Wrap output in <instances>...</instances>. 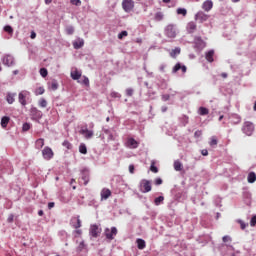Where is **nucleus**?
Instances as JSON below:
<instances>
[{
    "label": "nucleus",
    "instance_id": "7ed1b4c3",
    "mask_svg": "<svg viewBox=\"0 0 256 256\" xmlns=\"http://www.w3.org/2000/svg\"><path fill=\"white\" fill-rule=\"evenodd\" d=\"M30 115H31V119L33 121H39L43 117V112H41V110H39V109H37L35 107H32L30 109Z\"/></svg>",
    "mask_w": 256,
    "mask_h": 256
},
{
    "label": "nucleus",
    "instance_id": "6e6552de",
    "mask_svg": "<svg viewBox=\"0 0 256 256\" xmlns=\"http://www.w3.org/2000/svg\"><path fill=\"white\" fill-rule=\"evenodd\" d=\"M141 193H149L151 191V182L149 180H142L140 182Z\"/></svg>",
    "mask_w": 256,
    "mask_h": 256
},
{
    "label": "nucleus",
    "instance_id": "5701e85b",
    "mask_svg": "<svg viewBox=\"0 0 256 256\" xmlns=\"http://www.w3.org/2000/svg\"><path fill=\"white\" fill-rule=\"evenodd\" d=\"M213 55H215V51L214 50H210V51L206 52L205 58L208 61V63H213V61H214Z\"/></svg>",
    "mask_w": 256,
    "mask_h": 256
},
{
    "label": "nucleus",
    "instance_id": "f257e3e1",
    "mask_svg": "<svg viewBox=\"0 0 256 256\" xmlns=\"http://www.w3.org/2000/svg\"><path fill=\"white\" fill-rule=\"evenodd\" d=\"M164 35L168 37V39H175V37H177V26H175V24H168L164 28Z\"/></svg>",
    "mask_w": 256,
    "mask_h": 256
},
{
    "label": "nucleus",
    "instance_id": "2eb2a0df",
    "mask_svg": "<svg viewBox=\"0 0 256 256\" xmlns=\"http://www.w3.org/2000/svg\"><path fill=\"white\" fill-rule=\"evenodd\" d=\"M182 71V73H187V66L182 65L181 63H176V65L172 69V73H177V71Z\"/></svg>",
    "mask_w": 256,
    "mask_h": 256
},
{
    "label": "nucleus",
    "instance_id": "49530a36",
    "mask_svg": "<svg viewBox=\"0 0 256 256\" xmlns=\"http://www.w3.org/2000/svg\"><path fill=\"white\" fill-rule=\"evenodd\" d=\"M31 129V124L29 123H24L22 126V131H29Z\"/></svg>",
    "mask_w": 256,
    "mask_h": 256
},
{
    "label": "nucleus",
    "instance_id": "4c0bfd02",
    "mask_svg": "<svg viewBox=\"0 0 256 256\" xmlns=\"http://www.w3.org/2000/svg\"><path fill=\"white\" fill-rule=\"evenodd\" d=\"M163 201H165V197L159 196V197L155 198L154 203L156 206H159L163 203Z\"/></svg>",
    "mask_w": 256,
    "mask_h": 256
},
{
    "label": "nucleus",
    "instance_id": "f8f14e48",
    "mask_svg": "<svg viewBox=\"0 0 256 256\" xmlns=\"http://www.w3.org/2000/svg\"><path fill=\"white\" fill-rule=\"evenodd\" d=\"M101 201H107L111 197V190L108 188H103L100 192Z\"/></svg>",
    "mask_w": 256,
    "mask_h": 256
},
{
    "label": "nucleus",
    "instance_id": "603ef678",
    "mask_svg": "<svg viewBox=\"0 0 256 256\" xmlns=\"http://www.w3.org/2000/svg\"><path fill=\"white\" fill-rule=\"evenodd\" d=\"M70 3L72 5H76V7H79L81 5V0H70Z\"/></svg>",
    "mask_w": 256,
    "mask_h": 256
},
{
    "label": "nucleus",
    "instance_id": "e2e57ef3",
    "mask_svg": "<svg viewBox=\"0 0 256 256\" xmlns=\"http://www.w3.org/2000/svg\"><path fill=\"white\" fill-rule=\"evenodd\" d=\"M201 155H203V157H207V155H209V151H207V149H203L201 150Z\"/></svg>",
    "mask_w": 256,
    "mask_h": 256
},
{
    "label": "nucleus",
    "instance_id": "473e14b6",
    "mask_svg": "<svg viewBox=\"0 0 256 256\" xmlns=\"http://www.w3.org/2000/svg\"><path fill=\"white\" fill-rule=\"evenodd\" d=\"M163 12H156L154 15V20L155 21H163Z\"/></svg>",
    "mask_w": 256,
    "mask_h": 256
},
{
    "label": "nucleus",
    "instance_id": "c03bdc74",
    "mask_svg": "<svg viewBox=\"0 0 256 256\" xmlns=\"http://www.w3.org/2000/svg\"><path fill=\"white\" fill-rule=\"evenodd\" d=\"M40 75H41V77H47V75H49V72L47 71L46 68H41Z\"/></svg>",
    "mask_w": 256,
    "mask_h": 256
},
{
    "label": "nucleus",
    "instance_id": "de8ad7c7",
    "mask_svg": "<svg viewBox=\"0 0 256 256\" xmlns=\"http://www.w3.org/2000/svg\"><path fill=\"white\" fill-rule=\"evenodd\" d=\"M127 35H129V33L124 30L118 34V39H123V37H127Z\"/></svg>",
    "mask_w": 256,
    "mask_h": 256
},
{
    "label": "nucleus",
    "instance_id": "13d9d810",
    "mask_svg": "<svg viewBox=\"0 0 256 256\" xmlns=\"http://www.w3.org/2000/svg\"><path fill=\"white\" fill-rule=\"evenodd\" d=\"M250 225H251V227H255V225H256V215L251 218Z\"/></svg>",
    "mask_w": 256,
    "mask_h": 256
},
{
    "label": "nucleus",
    "instance_id": "4468645a",
    "mask_svg": "<svg viewBox=\"0 0 256 256\" xmlns=\"http://www.w3.org/2000/svg\"><path fill=\"white\" fill-rule=\"evenodd\" d=\"M70 224L72 227H74V229H79L81 227V218L79 216L73 217Z\"/></svg>",
    "mask_w": 256,
    "mask_h": 256
},
{
    "label": "nucleus",
    "instance_id": "4be33fe9",
    "mask_svg": "<svg viewBox=\"0 0 256 256\" xmlns=\"http://www.w3.org/2000/svg\"><path fill=\"white\" fill-rule=\"evenodd\" d=\"M9 121H11V118H9V116H3L1 118V127H2V129L7 128V125H9Z\"/></svg>",
    "mask_w": 256,
    "mask_h": 256
},
{
    "label": "nucleus",
    "instance_id": "774afa93",
    "mask_svg": "<svg viewBox=\"0 0 256 256\" xmlns=\"http://www.w3.org/2000/svg\"><path fill=\"white\" fill-rule=\"evenodd\" d=\"M53 207H55V202H49L48 209H53Z\"/></svg>",
    "mask_w": 256,
    "mask_h": 256
},
{
    "label": "nucleus",
    "instance_id": "b1692460",
    "mask_svg": "<svg viewBox=\"0 0 256 256\" xmlns=\"http://www.w3.org/2000/svg\"><path fill=\"white\" fill-rule=\"evenodd\" d=\"M136 243H137L138 249H140V250H143V249H145V247H147V244H146L145 240H143L141 238H138L136 240Z\"/></svg>",
    "mask_w": 256,
    "mask_h": 256
},
{
    "label": "nucleus",
    "instance_id": "338daca9",
    "mask_svg": "<svg viewBox=\"0 0 256 256\" xmlns=\"http://www.w3.org/2000/svg\"><path fill=\"white\" fill-rule=\"evenodd\" d=\"M36 37H37V33H35V31H32L30 34V38L35 39Z\"/></svg>",
    "mask_w": 256,
    "mask_h": 256
},
{
    "label": "nucleus",
    "instance_id": "f704fd0d",
    "mask_svg": "<svg viewBox=\"0 0 256 256\" xmlns=\"http://www.w3.org/2000/svg\"><path fill=\"white\" fill-rule=\"evenodd\" d=\"M177 15H182L183 17L187 16V9L185 8H178L176 10Z\"/></svg>",
    "mask_w": 256,
    "mask_h": 256
},
{
    "label": "nucleus",
    "instance_id": "39448f33",
    "mask_svg": "<svg viewBox=\"0 0 256 256\" xmlns=\"http://www.w3.org/2000/svg\"><path fill=\"white\" fill-rule=\"evenodd\" d=\"M205 47H206L205 41H203L201 37H196L194 39V49H196V51L198 52L203 51Z\"/></svg>",
    "mask_w": 256,
    "mask_h": 256
},
{
    "label": "nucleus",
    "instance_id": "a211bd4d",
    "mask_svg": "<svg viewBox=\"0 0 256 256\" xmlns=\"http://www.w3.org/2000/svg\"><path fill=\"white\" fill-rule=\"evenodd\" d=\"M15 97H17V93L8 92L6 95V101L9 105H13L15 103Z\"/></svg>",
    "mask_w": 256,
    "mask_h": 256
},
{
    "label": "nucleus",
    "instance_id": "79ce46f5",
    "mask_svg": "<svg viewBox=\"0 0 256 256\" xmlns=\"http://www.w3.org/2000/svg\"><path fill=\"white\" fill-rule=\"evenodd\" d=\"M237 223H239V225H240V227H241L242 230L247 229V226L249 225V224L245 223V222H244L243 220H241V219L237 220Z\"/></svg>",
    "mask_w": 256,
    "mask_h": 256
},
{
    "label": "nucleus",
    "instance_id": "f3484780",
    "mask_svg": "<svg viewBox=\"0 0 256 256\" xmlns=\"http://www.w3.org/2000/svg\"><path fill=\"white\" fill-rule=\"evenodd\" d=\"M202 9L209 13V11L213 9V1L206 0L205 2H203Z\"/></svg>",
    "mask_w": 256,
    "mask_h": 256
},
{
    "label": "nucleus",
    "instance_id": "7c9ffc66",
    "mask_svg": "<svg viewBox=\"0 0 256 256\" xmlns=\"http://www.w3.org/2000/svg\"><path fill=\"white\" fill-rule=\"evenodd\" d=\"M174 169L175 171H183V164L179 160H176L174 162Z\"/></svg>",
    "mask_w": 256,
    "mask_h": 256
},
{
    "label": "nucleus",
    "instance_id": "6e6d98bb",
    "mask_svg": "<svg viewBox=\"0 0 256 256\" xmlns=\"http://www.w3.org/2000/svg\"><path fill=\"white\" fill-rule=\"evenodd\" d=\"M43 93H45V88L39 87V88L37 89L36 94H37V95H43Z\"/></svg>",
    "mask_w": 256,
    "mask_h": 256
},
{
    "label": "nucleus",
    "instance_id": "dca6fc26",
    "mask_svg": "<svg viewBox=\"0 0 256 256\" xmlns=\"http://www.w3.org/2000/svg\"><path fill=\"white\" fill-rule=\"evenodd\" d=\"M195 19H197L198 21H201V23L207 21V19H209V15L205 14L203 11L198 12L195 15Z\"/></svg>",
    "mask_w": 256,
    "mask_h": 256
},
{
    "label": "nucleus",
    "instance_id": "09e8293b",
    "mask_svg": "<svg viewBox=\"0 0 256 256\" xmlns=\"http://www.w3.org/2000/svg\"><path fill=\"white\" fill-rule=\"evenodd\" d=\"M209 145H210V147H215V145H217V138L212 137Z\"/></svg>",
    "mask_w": 256,
    "mask_h": 256
},
{
    "label": "nucleus",
    "instance_id": "0e129e2a",
    "mask_svg": "<svg viewBox=\"0 0 256 256\" xmlns=\"http://www.w3.org/2000/svg\"><path fill=\"white\" fill-rule=\"evenodd\" d=\"M14 217H15V216H14L13 214H10V215L8 216V219H7L8 223H13Z\"/></svg>",
    "mask_w": 256,
    "mask_h": 256
},
{
    "label": "nucleus",
    "instance_id": "8fccbe9b",
    "mask_svg": "<svg viewBox=\"0 0 256 256\" xmlns=\"http://www.w3.org/2000/svg\"><path fill=\"white\" fill-rule=\"evenodd\" d=\"M133 93H134V90L132 88H127L126 89V95L128 97H133Z\"/></svg>",
    "mask_w": 256,
    "mask_h": 256
},
{
    "label": "nucleus",
    "instance_id": "c85d7f7f",
    "mask_svg": "<svg viewBox=\"0 0 256 256\" xmlns=\"http://www.w3.org/2000/svg\"><path fill=\"white\" fill-rule=\"evenodd\" d=\"M248 183H255L256 181V174L255 172H250L247 177Z\"/></svg>",
    "mask_w": 256,
    "mask_h": 256
},
{
    "label": "nucleus",
    "instance_id": "37998d69",
    "mask_svg": "<svg viewBox=\"0 0 256 256\" xmlns=\"http://www.w3.org/2000/svg\"><path fill=\"white\" fill-rule=\"evenodd\" d=\"M62 145L66 148V149H73V145L71 144V142H69L68 140H65Z\"/></svg>",
    "mask_w": 256,
    "mask_h": 256
},
{
    "label": "nucleus",
    "instance_id": "69168bd1",
    "mask_svg": "<svg viewBox=\"0 0 256 256\" xmlns=\"http://www.w3.org/2000/svg\"><path fill=\"white\" fill-rule=\"evenodd\" d=\"M165 67H167V65L165 64L160 65L159 70L161 71V73H165Z\"/></svg>",
    "mask_w": 256,
    "mask_h": 256
},
{
    "label": "nucleus",
    "instance_id": "c756f323",
    "mask_svg": "<svg viewBox=\"0 0 256 256\" xmlns=\"http://www.w3.org/2000/svg\"><path fill=\"white\" fill-rule=\"evenodd\" d=\"M180 54H181V48L179 47H176L170 52V56L173 57V59H175V57H177V55H180Z\"/></svg>",
    "mask_w": 256,
    "mask_h": 256
},
{
    "label": "nucleus",
    "instance_id": "680f3d73",
    "mask_svg": "<svg viewBox=\"0 0 256 256\" xmlns=\"http://www.w3.org/2000/svg\"><path fill=\"white\" fill-rule=\"evenodd\" d=\"M162 184H163V180L161 178H156L155 185H162Z\"/></svg>",
    "mask_w": 256,
    "mask_h": 256
},
{
    "label": "nucleus",
    "instance_id": "72a5a7b5",
    "mask_svg": "<svg viewBox=\"0 0 256 256\" xmlns=\"http://www.w3.org/2000/svg\"><path fill=\"white\" fill-rule=\"evenodd\" d=\"M79 152L82 154V155H87V146L85 144H80L79 146Z\"/></svg>",
    "mask_w": 256,
    "mask_h": 256
},
{
    "label": "nucleus",
    "instance_id": "ddd939ff",
    "mask_svg": "<svg viewBox=\"0 0 256 256\" xmlns=\"http://www.w3.org/2000/svg\"><path fill=\"white\" fill-rule=\"evenodd\" d=\"M126 145L129 147V149H137V147H139V142H137V140L134 138H128Z\"/></svg>",
    "mask_w": 256,
    "mask_h": 256
},
{
    "label": "nucleus",
    "instance_id": "a18cd8bd",
    "mask_svg": "<svg viewBox=\"0 0 256 256\" xmlns=\"http://www.w3.org/2000/svg\"><path fill=\"white\" fill-rule=\"evenodd\" d=\"M4 31H6V33H9V35H13V27L9 25L4 27Z\"/></svg>",
    "mask_w": 256,
    "mask_h": 256
},
{
    "label": "nucleus",
    "instance_id": "20e7f679",
    "mask_svg": "<svg viewBox=\"0 0 256 256\" xmlns=\"http://www.w3.org/2000/svg\"><path fill=\"white\" fill-rule=\"evenodd\" d=\"M104 234L106 239H108L109 241H113V239H115V237L117 236V227H112L111 229L106 228L104 230Z\"/></svg>",
    "mask_w": 256,
    "mask_h": 256
},
{
    "label": "nucleus",
    "instance_id": "58836bf2",
    "mask_svg": "<svg viewBox=\"0 0 256 256\" xmlns=\"http://www.w3.org/2000/svg\"><path fill=\"white\" fill-rule=\"evenodd\" d=\"M222 241H223V243L231 245V242L233 241V238H231V236H229V235H226V236H223Z\"/></svg>",
    "mask_w": 256,
    "mask_h": 256
},
{
    "label": "nucleus",
    "instance_id": "6ab92c4d",
    "mask_svg": "<svg viewBox=\"0 0 256 256\" xmlns=\"http://www.w3.org/2000/svg\"><path fill=\"white\" fill-rule=\"evenodd\" d=\"M81 175V179L84 181V185H87L89 183V170H82Z\"/></svg>",
    "mask_w": 256,
    "mask_h": 256
},
{
    "label": "nucleus",
    "instance_id": "9d476101",
    "mask_svg": "<svg viewBox=\"0 0 256 256\" xmlns=\"http://www.w3.org/2000/svg\"><path fill=\"white\" fill-rule=\"evenodd\" d=\"M3 65H6V67H13L15 65V58L12 55H6L3 58Z\"/></svg>",
    "mask_w": 256,
    "mask_h": 256
},
{
    "label": "nucleus",
    "instance_id": "ea45409f",
    "mask_svg": "<svg viewBox=\"0 0 256 256\" xmlns=\"http://www.w3.org/2000/svg\"><path fill=\"white\" fill-rule=\"evenodd\" d=\"M39 107H42V109H45L47 107V100L45 98H41L38 102Z\"/></svg>",
    "mask_w": 256,
    "mask_h": 256
},
{
    "label": "nucleus",
    "instance_id": "393cba45",
    "mask_svg": "<svg viewBox=\"0 0 256 256\" xmlns=\"http://www.w3.org/2000/svg\"><path fill=\"white\" fill-rule=\"evenodd\" d=\"M195 29H197V24H195V22H189L187 24V31H188V33H194Z\"/></svg>",
    "mask_w": 256,
    "mask_h": 256
},
{
    "label": "nucleus",
    "instance_id": "052dcab7",
    "mask_svg": "<svg viewBox=\"0 0 256 256\" xmlns=\"http://www.w3.org/2000/svg\"><path fill=\"white\" fill-rule=\"evenodd\" d=\"M129 173H131V175H133V173H135V165H133V164L129 165Z\"/></svg>",
    "mask_w": 256,
    "mask_h": 256
},
{
    "label": "nucleus",
    "instance_id": "9b49d317",
    "mask_svg": "<svg viewBox=\"0 0 256 256\" xmlns=\"http://www.w3.org/2000/svg\"><path fill=\"white\" fill-rule=\"evenodd\" d=\"M89 233L92 237H99V234L101 233V228H99L97 224H93L90 226Z\"/></svg>",
    "mask_w": 256,
    "mask_h": 256
},
{
    "label": "nucleus",
    "instance_id": "1a4fd4ad",
    "mask_svg": "<svg viewBox=\"0 0 256 256\" xmlns=\"http://www.w3.org/2000/svg\"><path fill=\"white\" fill-rule=\"evenodd\" d=\"M42 155L44 157V159L46 161H50V159H53V150L51 148H49V146H46L43 150H42Z\"/></svg>",
    "mask_w": 256,
    "mask_h": 256
},
{
    "label": "nucleus",
    "instance_id": "0eeeda50",
    "mask_svg": "<svg viewBox=\"0 0 256 256\" xmlns=\"http://www.w3.org/2000/svg\"><path fill=\"white\" fill-rule=\"evenodd\" d=\"M30 93L27 90H23L18 94V101L20 104L23 105V107H25V105H27V97H29Z\"/></svg>",
    "mask_w": 256,
    "mask_h": 256
},
{
    "label": "nucleus",
    "instance_id": "864d4df0",
    "mask_svg": "<svg viewBox=\"0 0 256 256\" xmlns=\"http://www.w3.org/2000/svg\"><path fill=\"white\" fill-rule=\"evenodd\" d=\"M150 171L152 173H159V169L154 164H151Z\"/></svg>",
    "mask_w": 256,
    "mask_h": 256
},
{
    "label": "nucleus",
    "instance_id": "cd10ccee",
    "mask_svg": "<svg viewBox=\"0 0 256 256\" xmlns=\"http://www.w3.org/2000/svg\"><path fill=\"white\" fill-rule=\"evenodd\" d=\"M85 45V41L83 39H79L78 41L73 43L74 49H81Z\"/></svg>",
    "mask_w": 256,
    "mask_h": 256
},
{
    "label": "nucleus",
    "instance_id": "aec40b11",
    "mask_svg": "<svg viewBox=\"0 0 256 256\" xmlns=\"http://www.w3.org/2000/svg\"><path fill=\"white\" fill-rule=\"evenodd\" d=\"M80 133H81V135H84V137L86 138V139H91V137H93V130H89V129H81L80 130Z\"/></svg>",
    "mask_w": 256,
    "mask_h": 256
},
{
    "label": "nucleus",
    "instance_id": "2f4dec72",
    "mask_svg": "<svg viewBox=\"0 0 256 256\" xmlns=\"http://www.w3.org/2000/svg\"><path fill=\"white\" fill-rule=\"evenodd\" d=\"M198 115H202V116L209 115V109H207L206 107H200L198 109Z\"/></svg>",
    "mask_w": 256,
    "mask_h": 256
},
{
    "label": "nucleus",
    "instance_id": "3c124183",
    "mask_svg": "<svg viewBox=\"0 0 256 256\" xmlns=\"http://www.w3.org/2000/svg\"><path fill=\"white\" fill-rule=\"evenodd\" d=\"M111 97H113L114 99H120L121 98V94H119V92H111Z\"/></svg>",
    "mask_w": 256,
    "mask_h": 256
},
{
    "label": "nucleus",
    "instance_id": "a19ab883",
    "mask_svg": "<svg viewBox=\"0 0 256 256\" xmlns=\"http://www.w3.org/2000/svg\"><path fill=\"white\" fill-rule=\"evenodd\" d=\"M66 33L67 35H73V33H75V28L73 26H67Z\"/></svg>",
    "mask_w": 256,
    "mask_h": 256
},
{
    "label": "nucleus",
    "instance_id": "bb28decb",
    "mask_svg": "<svg viewBox=\"0 0 256 256\" xmlns=\"http://www.w3.org/2000/svg\"><path fill=\"white\" fill-rule=\"evenodd\" d=\"M71 77L74 81H77L78 79H81V72H79V70H74L71 72Z\"/></svg>",
    "mask_w": 256,
    "mask_h": 256
},
{
    "label": "nucleus",
    "instance_id": "c9c22d12",
    "mask_svg": "<svg viewBox=\"0 0 256 256\" xmlns=\"http://www.w3.org/2000/svg\"><path fill=\"white\" fill-rule=\"evenodd\" d=\"M180 123H182L183 127H185V125H187L189 123V117L185 116V115L181 116Z\"/></svg>",
    "mask_w": 256,
    "mask_h": 256
},
{
    "label": "nucleus",
    "instance_id": "412c9836",
    "mask_svg": "<svg viewBox=\"0 0 256 256\" xmlns=\"http://www.w3.org/2000/svg\"><path fill=\"white\" fill-rule=\"evenodd\" d=\"M243 199H244V203H246V205H251V193H249L248 191H244Z\"/></svg>",
    "mask_w": 256,
    "mask_h": 256
},
{
    "label": "nucleus",
    "instance_id": "423d86ee",
    "mask_svg": "<svg viewBox=\"0 0 256 256\" xmlns=\"http://www.w3.org/2000/svg\"><path fill=\"white\" fill-rule=\"evenodd\" d=\"M133 7H135V2H133V0H123L122 8L126 13H131V11H133Z\"/></svg>",
    "mask_w": 256,
    "mask_h": 256
},
{
    "label": "nucleus",
    "instance_id": "bf43d9fd",
    "mask_svg": "<svg viewBox=\"0 0 256 256\" xmlns=\"http://www.w3.org/2000/svg\"><path fill=\"white\" fill-rule=\"evenodd\" d=\"M83 249H85V242L84 241L80 242V244L78 246V251H83Z\"/></svg>",
    "mask_w": 256,
    "mask_h": 256
},
{
    "label": "nucleus",
    "instance_id": "e433bc0d",
    "mask_svg": "<svg viewBox=\"0 0 256 256\" xmlns=\"http://www.w3.org/2000/svg\"><path fill=\"white\" fill-rule=\"evenodd\" d=\"M50 89H52V91H57V89H59V83H57V80H53L51 82Z\"/></svg>",
    "mask_w": 256,
    "mask_h": 256
},
{
    "label": "nucleus",
    "instance_id": "a878e982",
    "mask_svg": "<svg viewBox=\"0 0 256 256\" xmlns=\"http://www.w3.org/2000/svg\"><path fill=\"white\" fill-rule=\"evenodd\" d=\"M44 145H45V139H43V138H39L35 142V148L36 149H43Z\"/></svg>",
    "mask_w": 256,
    "mask_h": 256
},
{
    "label": "nucleus",
    "instance_id": "f03ea898",
    "mask_svg": "<svg viewBox=\"0 0 256 256\" xmlns=\"http://www.w3.org/2000/svg\"><path fill=\"white\" fill-rule=\"evenodd\" d=\"M242 131L245 135L251 137L253 135V131H255V126L252 122H245L242 127Z\"/></svg>",
    "mask_w": 256,
    "mask_h": 256
},
{
    "label": "nucleus",
    "instance_id": "5fc2aeb1",
    "mask_svg": "<svg viewBox=\"0 0 256 256\" xmlns=\"http://www.w3.org/2000/svg\"><path fill=\"white\" fill-rule=\"evenodd\" d=\"M82 83L86 85V87H89V78L87 76H83Z\"/></svg>",
    "mask_w": 256,
    "mask_h": 256
},
{
    "label": "nucleus",
    "instance_id": "4d7b16f0",
    "mask_svg": "<svg viewBox=\"0 0 256 256\" xmlns=\"http://www.w3.org/2000/svg\"><path fill=\"white\" fill-rule=\"evenodd\" d=\"M232 117H233V119H235L234 123H241V117H239V115L234 114Z\"/></svg>",
    "mask_w": 256,
    "mask_h": 256
}]
</instances>
